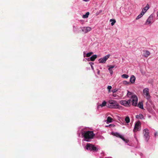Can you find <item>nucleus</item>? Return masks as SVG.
I'll use <instances>...</instances> for the list:
<instances>
[{
  "label": "nucleus",
  "mask_w": 158,
  "mask_h": 158,
  "mask_svg": "<svg viewBox=\"0 0 158 158\" xmlns=\"http://www.w3.org/2000/svg\"><path fill=\"white\" fill-rule=\"evenodd\" d=\"M129 98H130L129 103H131L133 106H137L138 101L137 96L133 93L129 92Z\"/></svg>",
  "instance_id": "f257e3e1"
},
{
  "label": "nucleus",
  "mask_w": 158,
  "mask_h": 158,
  "mask_svg": "<svg viewBox=\"0 0 158 158\" xmlns=\"http://www.w3.org/2000/svg\"><path fill=\"white\" fill-rule=\"evenodd\" d=\"M83 135L85 138L84 140L87 142L90 141L95 136V134L92 131H86Z\"/></svg>",
  "instance_id": "f03ea898"
},
{
  "label": "nucleus",
  "mask_w": 158,
  "mask_h": 158,
  "mask_svg": "<svg viewBox=\"0 0 158 158\" xmlns=\"http://www.w3.org/2000/svg\"><path fill=\"white\" fill-rule=\"evenodd\" d=\"M109 105L108 106L111 108H120L121 107L116 101L112 100H109Z\"/></svg>",
  "instance_id": "7ed1b4c3"
},
{
  "label": "nucleus",
  "mask_w": 158,
  "mask_h": 158,
  "mask_svg": "<svg viewBox=\"0 0 158 158\" xmlns=\"http://www.w3.org/2000/svg\"><path fill=\"white\" fill-rule=\"evenodd\" d=\"M85 148L86 150L90 151H98V148L94 145L90 143H87L86 144Z\"/></svg>",
  "instance_id": "20e7f679"
},
{
  "label": "nucleus",
  "mask_w": 158,
  "mask_h": 158,
  "mask_svg": "<svg viewBox=\"0 0 158 158\" xmlns=\"http://www.w3.org/2000/svg\"><path fill=\"white\" fill-rule=\"evenodd\" d=\"M143 134L145 141L147 142H148L150 138L149 130L147 128L144 129L143 131Z\"/></svg>",
  "instance_id": "39448f33"
},
{
  "label": "nucleus",
  "mask_w": 158,
  "mask_h": 158,
  "mask_svg": "<svg viewBox=\"0 0 158 158\" xmlns=\"http://www.w3.org/2000/svg\"><path fill=\"white\" fill-rule=\"evenodd\" d=\"M143 93L145 97L147 100H149L150 97L149 93V89L148 88L144 89L143 90Z\"/></svg>",
  "instance_id": "423d86ee"
},
{
  "label": "nucleus",
  "mask_w": 158,
  "mask_h": 158,
  "mask_svg": "<svg viewBox=\"0 0 158 158\" xmlns=\"http://www.w3.org/2000/svg\"><path fill=\"white\" fill-rule=\"evenodd\" d=\"M141 123L138 121L136 122L133 131L134 132H136L138 131H139L141 129Z\"/></svg>",
  "instance_id": "0eeeda50"
},
{
  "label": "nucleus",
  "mask_w": 158,
  "mask_h": 158,
  "mask_svg": "<svg viewBox=\"0 0 158 158\" xmlns=\"http://www.w3.org/2000/svg\"><path fill=\"white\" fill-rule=\"evenodd\" d=\"M153 20V16L152 15H150L146 21L145 24L146 25H148L152 23Z\"/></svg>",
  "instance_id": "6e6552de"
},
{
  "label": "nucleus",
  "mask_w": 158,
  "mask_h": 158,
  "mask_svg": "<svg viewBox=\"0 0 158 158\" xmlns=\"http://www.w3.org/2000/svg\"><path fill=\"white\" fill-rule=\"evenodd\" d=\"M110 54L107 55L106 56H105L102 58H101L99 60L100 63H104L106 62V61L108 59L110 56Z\"/></svg>",
  "instance_id": "1a4fd4ad"
},
{
  "label": "nucleus",
  "mask_w": 158,
  "mask_h": 158,
  "mask_svg": "<svg viewBox=\"0 0 158 158\" xmlns=\"http://www.w3.org/2000/svg\"><path fill=\"white\" fill-rule=\"evenodd\" d=\"M112 134L113 135H114L117 137H119V138H121L124 141L126 142V143H127V140H126V139H125L123 138V137L122 135H121L119 133H118L117 132H116V133L112 132Z\"/></svg>",
  "instance_id": "9d476101"
},
{
  "label": "nucleus",
  "mask_w": 158,
  "mask_h": 158,
  "mask_svg": "<svg viewBox=\"0 0 158 158\" xmlns=\"http://www.w3.org/2000/svg\"><path fill=\"white\" fill-rule=\"evenodd\" d=\"M82 31L85 33L90 31L91 30V28L90 27H84L81 28Z\"/></svg>",
  "instance_id": "9b49d317"
},
{
  "label": "nucleus",
  "mask_w": 158,
  "mask_h": 158,
  "mask_svg": "<svg viewBox=\"0 0 158 158\" xmlns=\"http://www.w3.org/2000/svg\"><path fill=\"white\" fill-rule=\"evenodd\" d=\"M136 78L134 75H132L130 78L129 84H133L135 82Z\"/></svg>",
  "instance_id": "f8f14e48"
},
{
  "label": "nucleus",
  "mask_w": 158,
  "mask_h": 158,
  "mask_svg": "<svg viewBox=\"0 0 158 158\" xmlns=\"http://www.w3.org/2000/svg\"><path fill=\"white\" fill-rule=\"evenodd\" d=\"M149 8V5L148 4H147L146 6L142 9L141 12H142L143 14H144L147 12Z\"/></svg>",
  "instance_id": "ddd939ff"
},
{
  "label": "nucleus",
  "mask_w": 158,
  "mask_h": 158,
  "mask_svg": "<svg viewBox=\"0 0 158 158\" xmlns=\"http://www.w3.org/2000/svg\"><path fill=\"white\" fill-rule=\"evenodd\" d=\"M120 103L125 106H128V101H126L125 100H122L120 101Z\"/></svg>",
  "instance_id": "4468645a"
},
{
  "label": "nucleus",
  "mask_w": 158,
  "mask_h": 158,
  "mask_svg": "<svg viewBox=\"0 0 158 158\" xmlns=\"http://www.w3.org/2000/svg\"><path fill=\"white\" fill-rule=\"evenodd\" d=\"M143 56L145 57H148L150 54V53L148 51H143Z\"/></svg>",
  "instance_id": "2eb2a0df"
},
{
  "label": "nucleus",
  "mask_w": 158,
  "mask_h": 158,
  "mask_svg": "<svg viewBox=\"0 0 158 158\" xmlns=\"http://www.w3.org/2000/svg\"><path fill=\"white\" fill-rule=\"evenodd\" d=\"M97 57V56L96 55H93L90 58V60L92 61H94Z\"/></svg>",
  "instance_id": "dca6fc26"
},
{
  "label": "nucleus",
  "mask_w": 158,
  "mask_h": 158,
  "mask_svg": "<svg viewBox=\"0 0 158 158\" xmlns=\"http://www.w3.org/2000/svg\"><path fill=\"white\" fill-rule=\"evenodd\" d=\"M137 105L138 107L141 109H143V103L142 102H139Z\"/></svg>",
  "instance_id": "f3484780"
},
{
  "label": "nucleus",
  "mask_w": 158,
  "mask_h": 158,
  "mask_svg": "<svg viewBox=\"0 0 158 158\" xmlns=\"http://www.w3.org/2000/svg\"><path fill=\"white\" fill-rule=\"evenodd\" d=\"M136 118L138 119H144V116L142 114H139V115L136 116Z\"/></svg>",
  "instance_id": "a211bd4d"
},
{
  "label": "nucleus",
  "mask_w": 158,
  "mask_h": 158,
  "mask_svg": "<svg viewBox=\"0 0 158 158\" xmlns=\"http://www.w3.org/2000/svg\"><path fill=\"white\" fill-rule=\"evenodd\" d=\"M89 12H87L86 13L85 15H83L82 16V17L83 18H87L88 17L89 15Z\"/></svg>",
  "instance_id": "6ab92c4d"
},
{
  "label": "nucleus",
  "mask_w": 158,
  "mask_h": 158,
  "mask_svg": "<svg viewBox=\"0 0 158 158\" xmlns=\"http://www.w3.org/2000/svg\"><path fill=\"white\" fill-rule=\"evenodd\" d=\"M144 15V14H143V13L141 12V13L137 17L136 19H139L142 17Z\"/></svg>",
  "instance_id": "aec40b11"
},
{
  "label": "nucleus",
  "mask_w": 158,
  "mask_h": 158,
  "mask_svg": "<svg viewBox=\"0 0 158 158\" xmlns=\"http://www.w3.org/2000/svg\"><path fill=\"white\" fill-rule=\"evenodd\" d=\"M112 118L110 117H108L107 118V123H111L112 122Z\"/></svg>",
  "instance_id": "412c9836"
},
{
  "label": "nucleus",
  "mask_w": 158,
  "mask_h": 158,
  "mask_svg": "<svg viewBox=\"0 0 158 158\" xmlns=\"http://www.w3.org/2000/svg\"><path fill=\"white\" fill-rule=\"evenodd\" d=\"M106 102L105 101H104L102 104H101L100 106L101 107H102L103 106H106Z\"/></svg>",
  "instance_id": "4be33fe9"
},
{
  "label": "nucleus",
  "mask_w": 158,
  "mask_h": 158,
  "mask_svg": "<svg viewBox=\"0 0 158 158\" xmlns=\"http://www.w3.org/2000/svg\"><path fill=\"white\" fill-rule=\"evenodd\" d=\"M121 77L123 78H127L128 77V75L126 74H123L122 75Z\"/></svg>",
  "instance_id": "5701e85b"
},
{
  "label": "nucleus",
  "mask_w": 158,
  "mask_h": 158,
  "mask_svg": "<svg viewBox=\"0 0 158 158\" xmlns=\"http://www.w3.org/2000/svg\"><path fill=\"white\" fill-rule=\"evenodd\" d=\"M112 22L111 23V25L112 26H113L114 24V23H115L116 22V21L114 19H111L110 20V22Z\"/></svg>",
  "instance_id": "b1692460"
},
{
  "label": "nucleus",
  "mask_w": 158,
  "mask_h": 158,
  "mask_svg": "<svg viewBox=\"0 0 158 158\" xmlns=\"http://www.w3.org/2000/svg\"><path fill=\"white\" fill-rule=\"evenodd\" d=\"M122 84L124 85H128V82L127 81H124L122 82Z\"/></svg>",
  "instance_id": "393cba45"
},
{
  "label": "nucleus",
  "mask_w": 158,
  "mask_h": 158,
  "mask_svg": "<svg viewBox=\"0 0 158 158\" xmlns=\"http://www.w3.org/2000/svg\"><path fill=\"white\" fill-rule=\"evenodd\" d=\"M93 54V53L92 52L88 53L86 54V57H90Z\"/></svg>",
  "instance_id": "a878e982"
},
{
  "label": "nucleus",
  "mask_w": 158,
  "mask_h": 158,
  "mask_svg": "<svg viewBox=\"0 0 158 158\" xmlns=\"http://www.w3.org/2000/svg\"><path fill=\"white\" fill-rule=\"evenodd\" d=\"M107 89L108 90V91L109 92H110V90L112 89V86L110 85L108 86Z\"/></svg>",
  "instance_id": "bb28decb"
},
{
  "label": "nucleus",
  "mask_w": 158,
  "mask_h": 158,
  "mask_svg": "<svg viewBox=\"0 0 158 158\" xmlns=\"http://www.w3.org/2000/svg\"><path fill=\"white\" fill-rule=\"evenodd\" d=\"M125 121L127 123H128V116H127L125 118Z\"/></svg>",
  "instance_id": "cd10ccee"
},
{
  "label": "nucleus",
  "mask_w": 158,
  "mask_h": 158,
  "mask_svg": "<svg viewBox=\"0 0 158 158\" xmlns=\"http://www.w3.org/2000/svg\"><path fill=\"white\" fill-rule=\"evenodd\" d=\"M108 67L109 68V69H112L114 67V66L113 65H109L108 66Z\"/></svg>",
  "instance_id": "c85d7f7f"
},
{
  "label": "nucleus",
  "mask_w": 158,
  "mask_h": 158,
  "mask_svg": "<svg viewBox=\"0 0 158 158\" xmlns=\"http://www.w3.org/2000/svg\"><path fill=\"white\" fill-rule=\"evenodd\" d=\"M108 70L109 71L110 73V74H112L113 73V71L112 69H108Z\"/></svg>",
  "instance_id": "c756f323"
},
{
  "label": "nucleus",
  "mask_w": 158,
  "mask_h": 158,
  "mask_svg": "<svg viewBox=\"0 0 158 158\" xmlns=\"http://www.w3.org/2000/svg\"><path fill=\"white\" fill-rule=\"evenodd\" d=\"M115 127V125H114V124H110V125H109V126H106V127Z\"/></svg>",
  "instance_id": "7c9ffc66"
},
{
  "label": "nucleus",
  "mask_w": 158,
  "mask_h": 158,
  "mask_svg": "<svg viewBox=\"0 0 158 158\" xmlns=\"http://www.w3.org/2000/svg\"><path fill=\"white\" fill-rule=\"evenodd\" d=\"M117 91H118V90L117 89H113L112 90V92H113V93H115Z\"/></svg>",
  "instance_id": "2f4dec72"
},
{
  "label": "nucleus",
  "mask_w": 158,
  "mask_h": 158,
  "mask_svg": "<svg viewBox=\"0 0 158 158\" xmlns=\"http://www.w3.org/2000/svg\"><path fill=\"white\" fill-rule=\"evenodd\" d=\"M154 136L155 137L158 136V133L157 132H155Z\"/></svg>",
  "instance_id": "473e14b6"
},
{
  "label": "nucleus",
  "mask_w": 158,
  "mask_h": 158,
  "mask_svg": "<svg viewBox=\"0 0 158 158\" xmlns=\"http://www.w3.org/2000/svg\"><path fill=\"white\" fill-rule=\"evenodd\" d=\"M113 96L114 97H116L117 96H118V95L116 94H113Z\"/></svg>",
  "instance_id": "72a5a7b5"
},
{
  "label": "nucleus",
  "mask_w": 158,
  "mask_h": 158,
  "mask_svg": "<svg viewBox=\"0 0 158 158\" xmlns=\"http://www.w3.org/2000/svg\"><path fill=\"white\" fill-rule=\"evenodd\" d=\"M91 68L93 69H94L93 67L91 65Z\"/></svg>",
  "instance_id": "f704fd0d"
},
{
  "label": "nucleus",
  "mask_w": 158,
  "mask_h": 158,
  "mask_svg": "<svg viewBox=\"0 0 158 158\" xmlns=\"http://www.w3.org/2000/svg\"><path fill=\"white\" fill-rule=\"evenodd\" d=\"M83 0L85 2H87L89 1L88 0Z\"/></svg>",
  "instance_id": "c9c22d12"
},
{
  "label": "nucleus",
  "mask_w": 158,
  "mask_h": 158,
  "mask_svg": "<svg viewBox=\"0 0 158 158\" xmlns=\"http://www.w3.org/2000/svg\"><path fill=\"white\" fill-rule=\"evenodd\" d=\"M99 72H100V71L98 70V74H99Z\"/></svg>",
  "instance_id": "e433bc0d"
},
{
  "label": "nucleus",
  "mask_w": 158,
  "mask_h": 158,
  "mask_svg": "<svg viewBox=\"0 0 158 158\" xmlns=\"http://www.w3.org/2000/svg\"><path fill=\"white\" fill-rule=\"evenodd\" d=\"M127 96L128 95V90H127Z\"/></svg>",
  "instance_id": "4c0bfd02"
},
{
  "label": "nucleus",
  "mask_w": 158,
  "mask_h": 158,
  "mask_svg": "<svg viewBox=\"0 0 158 158\" xmlns=\"http://www.w3.org/2000/svg\"><path fill=\"white\" fill-rule=\"evenodd\" d=\"M91 63L92 64H94V63Z\"/></svg>",
  "instance_id": "58836bf2"
},
{
  "label": "nucleus",
  "mask_w": 158,
  "mask_h": 158,
  "mask_svg": "<svg viewBox=\"0 0 158 158\" xmlns=\"http://www.w3.org/2000/svg\"><path fill=\"white\" fill-rule=\"evenodd\" d=\"M129 122H130V118H129Z\"/></svg>",
  "instance_id": "ea45409f"
}]
</instances>
